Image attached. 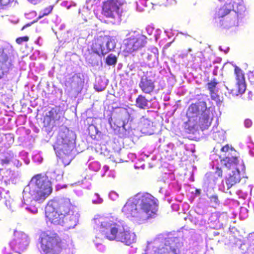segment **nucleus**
I'll return each instance as SVG.
<instances>
[{"label":"nucleus","instance_id":"nucleus-35","mask_svg":"<svg viewBox=\"0 0 254 254\" xmlns=\"http://www.w3.org/2000/svg\"><path fill=\"white\" fill-rule=\"evenodd\" d=\"M201 190L199 189H196L195 190V193L200 194Z\"/></svg>","mask_w":254,"mask_h":254},{"label":"nucleus","instance_id":"nucleus-6","mask_svg":"<svg viewBox=\"0 0 254 254\" xmlns=\"http://www.w3.org/2000/svg\"><path fill=\"white\" fill-rule=\"evenodd\" d=\"M147 37L139 32L133 31L130 33L124 40V51L127 53L140 50L145 46L147 43Z\"/></svg>","mask_w":254,"mask_h":254},{"label":"nucleus","instance_id":"nucleus-15","mask_svg":"<svg viewBox=\"0 0 254 254\" xmlns=\"http://www.w3.org/2000/svg\"><path fill=\"white\" fill-rule=\"evenodd\" d=\"M106 39L105 36H99L95 38L91 46L92 52L98 55H104L106 54L104 47V44H107Z\"/></svg>","mask_w":254,"mask_h":254},{"label":"nucleus","instance_id":"nucleus-24","mask_svg":"<svg viewBox=\"0 0 254 254\" xmlns=\"http://www.w3.org/2000/svg\"><path fill=\"white\" fill-rule=\"evenodd\" d=\"M53 8L54 5L50 3V2H48V4H47V6L40 10L38 18H41L45 16L49 15L52 12Z\"/></svg>","mask_w":254,"mask_h":254},{"label":"nucleus","instance_id":"nucleus-38","mask_svg":"<svg viewBox=\"0 0 254 254\" xmlns=\"http://www.w3.org/2000/svg\"><path fill=\"white\" fill-rule=\"evenodd\" d=\"M36 42L37 44H39V41L38 40L37 41H36Z\"/></svg>","mask_w":254,"mask_h":254},{"label":"nucleus","instance_id":"nucleus-19","mask_svg":"<svg viewBox=\"0 0 254 254\" xmlns=\"http://www.w3.org/2000/svg\"><path fill=\"white\" fill-rule=\"evenodd\" d=\"M4 49L3 48H0V53H1V60H0V79H1L3 75L7 73L9 70V66L7 64V62L8 60L7 55L4 53Z\"/></svg>","mask_w":254,"mask_h":254},{"label":"nucleus","instance_id":"nucleus-11","mask_svg":"<svg viewBox=\"0 0 254 254\" xmlns=\"http://www.w3.org/2000/svg\"><path fill=\"white\" fill-rule=\"evenodd\" d=\"M234 74L237 81L236 89H232L231 93L233 95L238 96L244 93L246 90L245 74L243 70L237 66H235Z\"/></svg>","mask_w":254,"mask_h":254},{"label":"nucleus","instance_id":"nucleus-17","mask_svg":"<svg viewBox=\"0 0 254 254\" xmlns=\"http://www.w3.org/2000/svg\"><path fill=\"white\" fill-rule=\"evenodd\" d=\"M219 158L221 159V164L228 169L237 168L236 167L239 164V160L237 157H229L226 154H223V156L220 155Z\"/></svg>","mask_w":254,"mask_h":254},{"label":"nucleus","instance_id":"nucleus-27","mask_svg":"<svg viewBox=\"0 0 254 254\" xmlns=\"http://www.w3.org/2000/svg\"><path fill=\"white\" fill-rule=\"evenodd\" d=\"M13 0H0V8H3L5 6L8 5Z\"/></svg>","mask_w":254,"mask_h":254},{"label":"nucleus","instance_id":"nucleus-10","mask_svg":"<svg viewBox=\"0 0 254 254\" xmlns=\"http://www.w3.org/2000/svg\"><path fill=\"white\" fill-rule=\"evenodd\" d=\"M51 204L64 217L68 215H73L74 213V206L71 204L69 198H63L52 200Z\"/></svg>","mask_w":254,"mask_h":254},{"label":"nucleus","instance_id":"nucleus-23","mask_svg":"<svg viewBox=\"0 0 254 254\" xmlns=\"http://www.w3.org/2000/svg\"><path fill=\"white\" fill-rule=\"evenodd\" d=\"M218 84V82L215 78H213L210 82L207 84L209 94L212 99H214V94H215V89Z\"/></svg>","mask_w":254,"mask_h":254},{"label":"nucleus","instance_id":"nucleus-36","mask_svg":"<svg viewBox=\"0 0 254 254\" xmlns=\"http://www.w3.org/2000/svg\"><path fill=\"white\" fill-rule=\"evenodd\" d=\"M237 5L240 7V9H243V6L241 5V4H237Z\"/></svg>","mask_w":254,"mask_h":254},{"label":"nucleus","instance_id":"nucleus-29","mask_svg":"<svg viewBox=\"0 0 254 254\" xmlns=\"http://www.w3.org/2000/svg\"><path fill=\"white\" fill-rule=\"evenodd\" d=\"M209 199L211 202H213L216 204H218L219 201L218 199V196L216 194L212 195L209 197Z\"/></svg>","mask_w":254,"mask_h":254},{"label":"nucleus","instance_id":"nucleus-2","mask_svg":"<svg viewBox=\"0 0 254 254\" xmlns=\"http://www.w3.org/2000/svg\"><path fill=\"white\" fill-rule=\"evenodd\" d=\"M241 10L235 9L233 4L225 3L216 10L215 23L219 28H229L238 25L239 13Z\"/></svg>","mask_w":254,"mask_h":254},{"label":"nucleus","instance_id":"nucleus-5","mask_svg":"<svg viewBox=\"0 0 254 254\" xmlns=\"http://www.w3.org/2000/svg\"><path fill=\"white\" fill-rule=\"evenodd\" d=\"M32 181L35 182L36 186L35 189L31 191V195L34 200L42 202L52 193L50 182L42 174L34 176Z\"/></svg>","mask_w":254,"mask_h":254},{"label":"nucleus","instance_id":"nucleus-21","mask_svg":"<svg viewBox=\"0 0 254 254\" xmlns=\"http://www.w3.org/2000/svg\"><path fill=\"white\" fill-rule=\"evenodd\" d=\"M210 124L208 115L203 111L199 119V124L200 128L203 130L208 128Z\"/></svg>","mask_w":254,"mask_h":254},{"label":"nucleus","instance_id":"nucleus-22","mask_svg":"<svg viewBox=\"0 0 254 254\" xmlns=\"http://www.w3.org/2000/svg\"><path fill=\"white\" fill-rule=\"evenodd\" d=\"M148 101L145 96L139 95L138 96L135 101V105L137 107L141 109H145L147 106Z\"/></svg>","mask_w":254,"mask_h":254},{"label":"nucleus","instance_id":"nucleus-25","mask_svg":"<svg viewBox=\"0 0 254 254\" xmlns=\"http://www.w3.org/2000/svg\"><path fill=\"white\" fill-rule=\"evenodd\" d=\"M117 62V58L113 54L108 55L105 60V63L108 65H114L116 64Z\"/></svg>","mask_w":254,"mask_h":254},{"label":"nucleus","instance_id":"nucleus-13","mask_svg":"<svg viewBox=\"0 0 254 254\" xmlns=\"http://www.w3.org/2000/svg\"><path fill=\"white\" fill-rule=\"evenodd\" d=\"M155 80L153 77L148 75L146 72L141 76L139 83V87L142 92L146 94H151L154 91Z\"/></svg>","mask_w":254,"mask_h":254},{"label":"nucleus","instance_id":"nucleus-8","mask_svg":"<svg viewBox=\"0 0 254 254\" xmlns=\"http://www.w3.org/2000/svg\"><path fill=\"white\" fill-rule=\"evenodd\" d=\"M125 3V0H107L103 2L102 14L114 20L120 19V9Z\"/></svg>","mask_w":254,"mask_h":254},{"label":"nucleus","instance_id":"nucleus-31","mask_svg":"<svg viewBox=\"0 0 254 254\" xmlns=\"http://www.w3.org/2000/svg\"><path fill=\"white\" fill-rule=\"evenodd\" d=\"M10 161V159L8 157H5L0 160V164L2 166L7 165L9 163Z\"/></svg>","mask_w":254,"mask_h":254},{"label":"nucleus","instance_id":"nucleus-1","mask_svg":"<svg viewBox=\"0 0 254 254\" xmlns=\"http://www.w3.org/2000/svg\"><path fill=\"white\" fill-rule=\"evenodd\" d=\"M158 210V200L148 192L137 193L132 201L126 202L122 212L127 218L149 219L155 217Z\"/></svg>","mask_w":254,"mask_h":254},{"label":"nucleus","instance_id":"nucleus-26","mask_svg":"<svg viewBox=\"0 0 254 254\" xmlns=\"http://www.w3.org/2000/svg\"><path fill=\"white\" fill-rule=\"evenodd\" d=\"M29 39L28 36H24L23 37H19L16 39V42L18 44H21L23 42H27Z\"/></svg>","mask_w":254,"mask_h":254},{"label":"nucleus","instance_id":"nucleus-34","mask_svg":"<svg viewBox=\"0 0 254 254\" xmlns=\"http://www.w3.org/2000/svg\"><path fill=\"white\" fill-rule=\"evenodd\" d=\"M42 0H29L31 3H32L34 4H36L37 3L41 1Z\"/></svg>","mask_w":254,"mask_h":254},{"label":"nucleus","instance_id":"nucleus-3","mask_svg":"<svg viewBox=\"0 0 254 254\" xmlns=\"http://www.w3.org/2000/svg\"><path fill=\"white\" fill-rule=\"evenodd\" d=\"M75 137L73 132L69 130L60 131L57 136V139L54 147L59 152L64 160L67 157L68 160L64 163L68 164L71 160V153L74 147Z\"/></svg>","mask_w":254,"mask_h":254},{"label":"nucleus","instance_id":"nucleus-33","mask_svg":"<svg viewBox=\"0 0 254 254\" xmlns=\"http://www.w3.org/2000/svg\"><path fill=\"white\" fill-rule=\"evenodd\" d=\"M245 125L247 127H250L252 125V122L250 119H246L245 121Z\"/></svg>","mask_w":254,"mask_h":254},{"label":"nucleus","instance_id":"nucleus-14","mask_svg":"<svg viewBox=\"0 0 254 254\" xmlns=\"http://www.w3.org/2000/svg\"><path fill=\"white\" fill-rule=\"evenodd\" d=\"M145 254H180L175 248L165 245L161 248L152 245H148L145 250Z\"/></svg>","mask_w":254,"mask_h":254},{"label":"nucleus","instance_id":"nucleus-4","mask_svg":"<svg viewBox=\"0 0 254 254\" xmlns=\"http://www.w3.org/2000/svg\"><path fill=\"white\" fill-rule=\"evenodd\" d=\"M41 249L46 254H60L64 243L57 234L43 233L40 239Z\"/></svg>","mask_w":254,"mask_h":254},{"label":"nucleus","instance_id":"nucleus-9","mask_svg":"<svg viewBox=\"0 0 254 254\" xmlns=\"http://www.w3.org/2000/svg\"><path fill=\"white\" fill-rule=\"evenodd\" d=\"M201 106V111L203 112V111H206L207 108L206 103L204 101H200L198 103H192L189 107L187 115L189 117V120L187 122V124L188 125V129L190 131H192L196 128L197 126V122L195 123H192V119L194 116H196L197 114L199 112V107Z\"/></svg>","mask_w":254,"mask_h":254},{"label":"nucleus","instance_id":"nucleus-32","mask_svg":"<svg viewBox=\"0 0 254 254\" xmlns=\"http://www.w3.org/2000/svg\"><path fill=\"white\" fill-rule=\"evenodd\" d=\"M248 79L252 83H254V73L251 72L248 74Z\"/></svg>","mask_w":254,"mask_h":254},{"label":"nucleus","instance_id":"nucleus-12","mask_svg":"<svg viewBox=\"0 0 254 254\" xmlns=\"http://www.w3.org/2000/svg\"><path fill=\"white\" fill-rule=\"evenodd\" d=\"M52 205L48 204L45 208L46 221L55 225H61L64 222V217Z\"/></svg>","mask_w":254,"mask_h":254},{"label":"nucleus","instance_id":"nucleus-7","mask_svg":"<svg viewBox=\"0 0 254 254\" xmlns=\"http://www.w3.org/2000/svg\"><path fill=\"white\" fill-rule=\"evenodd\" d=\"M124 224L120 222H114L107 218L101 223L100 231L104 237L109 240L117 241L121 231L123 230Z\"/></svg>","mask_w":254,"mask_h":254},{"label":"nucleus","instance_id":"nucleus-39","mask_svg":"<svg viewBox=\"0 0 254 254\" xmlns=\"http://www.w3.org/2000/svg\"><path fill=\"white\" fill-rule=\"evenodd\" d=\"M102 90H98L99 91H101Z\"/></svg>","mask_w":254,"mask_h":254},{"label":"nucleus","instance_id":"nucleus-30","mask_svg":"<svg viewBox=\"0 0 254 254\" xmlns=\"http://www.w3.org/2000/svg\"><path fill=\"white\" fill-rule=\"evenodd\" d=\"M215 174L219 177H222L223 176V171L221 167L217 166L216 167Z\"/></svg>","mask_w":254,"mask_h":254},{"label":"nucleus","instance_id":"nucleus-18","mask_svg":"<svg viewBox=\"0 0 254 254\" xmlns=\"http://www.w3.org/2000/svg\"><path fill=\"white\" fill-rule=\"evenodd\" d=\"M241 180V178L239 170L238 168H235V170H233L232 174H230L229 177L225 180L227 190H229L235 184L239 183Z\"/></svg>","mask_w":254,"mask_h":254},{"label":"nucleus","instance_id":"nucleus-37","mask_svg":"<svg viewBox=\"0 0 254 254\" xmlns=\"http://www.w3.org/2000/svg\"><path fill=\"white\" fill-rule=\"evenodd\" d=\"M26 26V25H24V26H23V27H22V28H21V30H23L25 28V27Z\"/></svg>","mask_w":254,"mask_h":254},{"label":"nucleus","instance_id":"nucleus-40","mask_svg":"<svg viewBox=\"0 0 254 254\" xmlns=\"http://www.w3.org/2000/svg\"><path fill=\"white\" fill-rule=\"evenodd\" d=\"M1 194V192L0 191V195Z\"/></svg>","mask_w":254,"mask_h":254},{"label":"nucleus","instance_id":"nucleus-16","mask_svg":"<svg viewBox=\"0 0 254 254\" xmlns=\"http://www.w3.org/2000/svg\"><path fill=\"white\" fill-rule=\"evenodd\" d=\"M136 236L135 234L130 231L126 230L124 226L123 230L121 231L118 237L117 241L125 243L127 245H130L135 242Z\"/></svg>","mask_w":254,"mask_h":254},{"label":"nucleus","instance_id":"nucleus-28","mask_svg":"<svg viewBox=\"0 0 254 254\" xmlns=\"http://www.w3.org/2000/svg\"><path fill=\"white\" fill-rule=\"evenodd\" d=\"M229 150L234 151V149L233 147H230L228 144H226L221 148V151L224 152V154H226V155L227 152H229Z\"/></svg>","mask_w":254,"mask_h":254},{"label":"nucleus","instance_id":"nucleus-20","mask_svg":"<svg viewBox=\"0 0 254 254\" xmlns=\"http://www.w3.org/2000/svg\"><path fill=\"white\" fill-rule=\"evenodd\" d=\"M61 118L59 112L55 108H53L48 112L45 117V120H47L48 124L52 121L55 122L59 121Z\"/></svg>","mask_w":254,"mask_h":254}]
</instances>
